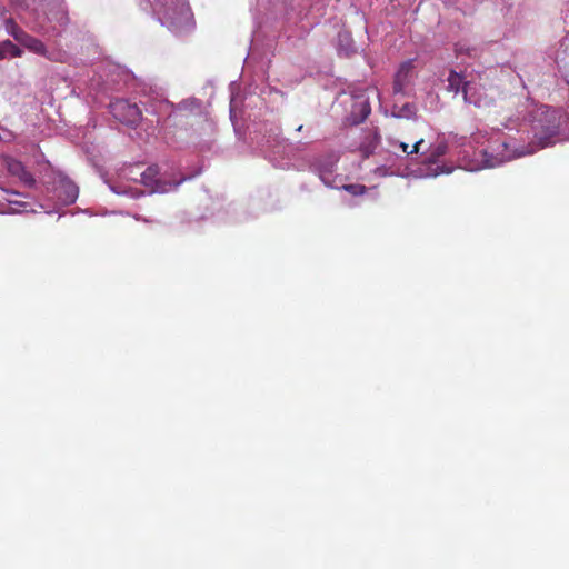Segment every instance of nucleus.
<instances>
[{
  "instance_id": "20e7f679",
  "label": "nucleus",
  "mask_w": 569,
  "mask_h": 569,
  "mask_svg": "<svg viewBox=\"0 0 569 569\" xmlns=\"http://www.w3.org/2000/svg\"><path fill=\"white\" fill-rule=\"evenodd\" d=\"M447 82V90L453 92L455 94L461 92L465 102L472 103L478 108L487 106V103L482 101L481 98L475 97V93L471 92L472 88L470 82L466 81L462 74L456 72L455 70H450Z\"/></svg>"
},
{
  "instance_id": "0eeeda50",
  "label": "nucleus",
  "mask_w": 569,
  "mask_h": 569,
  "mask_svg": "<svg viewBox=\"0 0 569 569\" xmlns=\"http://www.w3.org/2000/svg\"><path fill=\"white\" fill-rule=\"evenodd\" d=\"M57 196L66 204L73 203L79 194L78 186L68 177H59L57 184Z\"/></svg>"
},
{
  "instance_id": "39448f33",
  "label": "nucleus",
  "mask_w": 569,
  "mask_h": 569,
  "mask_svg": "<svg viewBox=\"0 0 569 569\" xmlns=\"http://www.w3.org/2000/svg\"><path fill=\"white\" fill-rule=\"evenodd\" d=\"M110 111L117 120L128 126H137L142 118L139 107L123 99L111 102Z\"/></svg>"
},
{
  "instance_id": "1a4fd4ad",
  "label": "nucleus",
  "mask_w": 569,
  "mask_h": 569,
  "mask_svg": "<svg viewBox=\"0 0 569 569\" xmlns=\"http://www.w3.org/2000/svg\"><path fill=\"white\" fill-rule=\"evenodd\" d=\"M159 170L157 167H148L142 173L140 182L150 188L152 191H156L158 189V177Z\"/></svg>"
},
{
  "instance_id": "f3484780",
  "label": "nucleus",
  "mask_w": 569,
  "mask_h": 569,
  "mask_svg": "<svg viewBox=\"0 0 569 569\" xmlns=\"http://www.w3.org/2000/svg\"><path fill=\"white\" fill-rule=\"evenodd\" d=\"M423 143V139H419L415 142L412 148L410 149V154L418 153L420 151V147Z\"/></svg>"
},
{
  "instance_id": "6ab92c4d",
  "label": "nucleus",
  "mask_w": 569,
  "mask_h": 569,
  "mask_svg": "<svg viewBox=\"0 0 569 569\" xmlns=\"http://www.w3.org/2000/svg\"><path fill=\"white\" fill-rule=\"evenodd\" d=\"M33 30L41 34H49V30L44 29L43 27L34 28Z\"/></svg>"
},
{
  "instance_id": "4468645a",
  "label": "nucleus",
  "mask_w": 569,
  "mask_h": 569,
  "mask_svg": "<svg viewBox=\"0 0 569 569\" xmlns=\"http://www.w3.org/2000/svg\"><path fill=\"white\" fill-rule=\"evenodd\" d=\"M447 152V144L439 143L437 144L428 156L427 160L430 163H436L440 157H442Z\"/></svg>"
},
{
  "instance_id": "6e6552de",
  "label": "nucleus",
  "mask_w": 569,
  "mask_h": 569,
  "mask_svg": "<svg viewBox=\"0 0 569 569\" xmlns=\"http://www.w3.org/2000/svg\"><path fill=\"white\" fill-rule=\"evenodd\" d=\"M8 170L12 176H16L27 187L32 188L36 184V179L30 171L26 169L22 162L12 160L8 163Z\"/></svg>"
},
{
  "instance_id": "aec40b11",
  "label": "nucleus",
  "mask_w": 569,
  "mask_h": 569,
  "mask_svg": "<svg viewBox=\"0 0 569 569\" xmlns=\"http://www.w3.org/2000/svg\"><path fill=\"white\" fill-rule=\"evenodd\" d=\"M487 166H488V167H495V166H496V162H489V161L487 160Z\"/></svg>"
},
{
  "instance_id": "dca6fc26",
  "label": "nucleus",
  "mask_w": 569,
  "mask_h": 569,
  "mask_svg": "<svg viewBox=\"0 0 569 569\" xmlns=\"http://www.w3.org/2000/svg\"><path fill=\"white\" fill-rule=\"evenodd\" d=\"M401 112L406 116V117H410L412 114H415L416 112V109L412 104L410 103H406L402 109H401Z\"/></svg>"
},
{
  "instance_id": "a211bd4d",
  "label": "nucleus",
  "mask_w": 569,
  "mask_h": 569,
  "mask_svg": "<svg viewBox=\"0 0 569 569\" xmlns=\"http://www.w3.org/2000/svg\"><path fill=\"white\" fill-rule=\"evenodd\" d=\"M399 148L401 149V151L408 156H410V148H409V144L406 143V142H399L398 143Z\"/></svg>"
},
{
  "instance_id": "9d476101",
  "label": "nucleus",
  "mask_w": 569,
  "mask_h": 569,
  "mask_svg": "<svg viewBox=\"0 0 569 569\" xmlns=\"http://www.w3.org/2000/svg\"><path fill=\"white\" fill-rule=\"evenodd\" d=\"M22 53L23 51L10 40L0 42V60L7 58L8 56L18 58L21 57Z\"/></svg>"
},
{
  "instance_id": "ddd939ff",
  "label": "nucleus",
  "mask_w": 569,
  "mask_h": 569,
  "mask_svg": "<svg viewBox=\"0 0 569 569\" xmlns=\"http://www.w3.org/2000/svg\"><path fill=\"white\" fill-rule=\"evenodd\" d=\"M357 108L359 109L360 117L357 120H355V122L360 123V122H363L368 118V116L371 112V107H370V103L366 100V101H361L353 106V110H356ZM353 112L355 111H352V113Z\"/></svg>"
},
{
  "instance_id": "f257e3e1",
  "label": "nucleus",
  "mask_w": 569,
  "mask_h": 569,
  "mask_svg": "<svg viewBox=\"0 0 569 569\" xmlns=\"http://www.w3.org/2000/svg\"><path fill=\"white\" fill-rule=\"evenodd\" d=\"M567 122L566 113L556 108L543 107L540 110L539 118L533 126L535 137L539 141V148H546L552 143L560 128Z\"/></svg>"
},
{
  "instance_id": "f8f14e48",
  "label": "nucleus",
  "mask_w": 569,
  "mask_h": 569,
  "mask_svg": "<svg viewBox=\"0 0 569 569\" xmlns=\"http://www.w3.org/2000/svg\"><path fill=\"white\" fill-rule=\"evenodd\" d=\"M51 16H48V20H54L60 27H63L68 23L69 17L67 11L63 8H56L50 12Z\"/></svg>"
},
{
  "instance_id": "423d86ee",
  "label": "nucleus",
  "mask_w": 569,
  "mask_h": 569,
  "mask_svg": "<svg viewBox=\"0 0 569 569\" xmlns=\"http://www.w3.org/2000/svg\"><path fill=\"white\" fill-rule=\"evenodd\" d=\"M413 76H415V60L409 59V60L403 61L399 66L397 72L395 74L393 86H392L393 93L403 94L407 87L411 83Z\"/></svg>"
},
{
  "instance_id": "9b49d317",
  "label": "nucleus",
  "mask_w": 569,
  "mask_h": 569,
  "mask_svg": "<svg viewBox=\"0 0 569 569\" xmlns=\"http://www.w3.org/2000/svg\"><path fill=\"white\" fill-rule=\"evenodd\" d=\"M4 29L6 31L13 37V39L18 42L20 38L24 34V30L18 26V23L12 18L4 19Z\"/></svg>"
},
{
  "instance_id": "2eb2a0df",
  "label": "nucleus",
  "mask_w": 569,
  "mask_h": 569,
  "mask_svg": "<svg viewBox=\"0 0 569 569\" xmlns=\"http://www.w3.org/2000/svg\"><path fill=\"white\" fill-rule=\"evenodd\" d=\"M345 189L352 192L353 194H361L365 192V186H359V184H348V186H345Z\"/></svg>"
},
{
  "instance_id": "7ed1b4c3",
  "label": "nucleus",
  "mask_w": 569,
  "mask_h": 569,
  "mask_svg": "<svg viewBox=\"0 0 569 569\" xmlns=\"http://www.w3.org/2000/svg\"><path fill=\"white\" fill-rule=\"evenodd\" d=\"M22 47H24L30 52L44 57L49 61L52 62H64L67 59V53L60 49L49 51L47 46L40 39L24 32V34L18 41Z\"/></svg>"
},
{
  "instance_id": "f03ea898",
  "label": "nucleus",
  "mask_w": 569,
  "mask_h": 569,
  "mask_svg": "<svg viewBox=\"0 0 569 569\" xmlns=\"http://www.w3.org/2000/svg\"><path fill=\"white\" fill-rule=\"evenodd\" d=\"M157 13L161 22L177 30L190 19V8L187 0H158Z\"/></svg>"
}]
</instances>
